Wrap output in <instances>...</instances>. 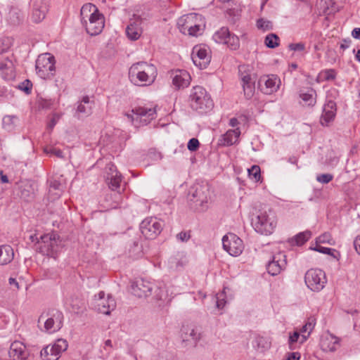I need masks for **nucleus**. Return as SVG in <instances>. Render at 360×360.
<instances>
[{
  "label": "nucleus",
  "instance_id": "1",
  "mask_svg": "<svg viewBox=\"0 0 360 360\" xmlns=\"http://www.w3.org/2000/svg\"><path fill=\"white\" fill-rule=\"evenodd\" d=\"M158 75L156 67L147 62L140 61L131 65L129 70L130 82L138 86L151 85Z\"/></svg>",
  "mask_w": 360,
  "mask_h": 360
},
{
  "label": "nucleus",
  "instance_id": "2",
  "mask_svg": "<svg viewBox=\"0 0 360 360\" xmlns=\"http://www.w3.org/2000/svg\"><path fill=\"white\" fill-rule=\"evenodd\" d=\"M81 22L91 36L100 34L104 27V16L92 4H84L80 11Z\"/></svg>",
  "mask_w": 360,
  "mask_h": 360
},
{
  "label": "nucleus",
  "instance_id": "3",
  "mask_svg": "<svg viewBox=\"0 0 360 360\" xmlns=\"http://www.w3.org/2000/svg\"><path fill=\"white\" fill-rule=\"evenodd\" d=\"M189 105L193 110L202 114L210 111L214 106L210 96L206 89L200 86H195L191 90Z\"/></svg>",
  "mask_w": 360,
  "mask_h": 360
},
{
  "label": "nucleus",
  "instance_id": "4",
  "mask_svg": "<svg viewBox=\"0 0 360 360\" xmlns=\"http://www.w3.org/2000/svg\"><path fill=\"white\" fill-rule=\"evenodd\" d=\"M252 224L256 232L262 235H270L273 233L276 226V216L274 210L260 211L259 213L252 219Z\"/></svg>",
  "mask_w": 360,
  "mask_h": 360
},
{
  "label": "nucleus",
  "instance_id": "5",
  "mask_svg": "<svg viewBox=\"0 0 360 360\" xmlns=\"http://www.w3.org/2000/svg\"><path fill=\"white\" fill-rule=\"evenodd\" d=\"M64 316L61 311L57 309H49L44 311L39 316L38 323L43 322L44 331L53 333L58 331L63 325Z\"/></svg>",
  "mask_w": 360,
  "mask_h": 360
},
{
  "label": "nucleus",
  "instance_id": "6",
  "mask_svg": "<svg viewBox=\"0 0 360 360\" xmlns=\"http://www.w3.org/2000/svg\"><path fill=\"white\" fill-rule=\"evenodd\" d=\"M55 63L56 60L52 54L46 53L39 55L35 65L37 74L44 79H52L56 73Z\"/></svg>",
  "mask_w": 360,
  "mask_h": 360
},
{
  "label": "nucleus",
  "instance_id": "7",
  "mask_svg": "<svg viewBox=\"0 0 360 360\" xmlns=\"http://www.w3.org/2000/svg\"><path fill=\"white\" fill-rule=\"evenodd\" d=\"M208 195L207 185L195 184L190 188L188 198L195 210L204 211L207 207Z\"/></svg>",
  "mask_w": 360,
  "mask_h": 360
},
{
  "label": "nucleus",
  "instance_id": "8",
  "mask_svg": "<svg viewBox=\"0 0 360 360\" xmlns=\"http://www.w3.org/2000/svg\"><path fill=\"white\" fill-rule=\"evenodd\" d=\"M131 112L132 114H127V116L131 120L134 126L138 127L146 125L154 120L156 115V109L155 108L139 106L134 108Z\"/></svg>",
  "mask_w": 360,
  "mask_h": 360
},
{
  "label": "nucleus",
  "instance_id": "9",
  "mask_svg": "<svg viewBox=\"0 0 360 360\" xmlns=\"http://www.w3.org/2000/svg\"><path fill=\"white\" fill-rule=\"evenodd\" d=\"M304 281L307 286L312 291L319 292L327 282L326 274L320 269H311L304 276Z\"/></svg>",
  "mask_w": 360,
  "mask_h": 360
},
{
  "label": "nucleus",
  "instance_id": "10",
  "mask_svg": "<svg viewBox=\"0 0 360 360\" xmlns=\"http://www.w3.org/2000/svg\"><path fill=\"white\" fill-rule=\"evenodd\" d=\"M164 223L157 217H146L140 224L141 233L147 239L155 238L162 231Z\"/></svg>",
  "mask_w": 360,
  "mask_h": 360
},
{
  "label": "nucleus",
  "instance_id": "11",
  "mask_svg": "<svg viewBox=\"0 0 360 360\" xmlns=\"http://www.w3.org/2000/svg\"><path fill=\"white\" fill-rule=\"evenodd\" d=\"M68 347V342L64 339H58L53 345L44 347L41 352L42 360H58L62 352Z\"/></svg>",
  "mask_w": 360,
  "mask_h": 360
},
{
  "label": "nucleus",
  "instance_id": "12",
  "mask_svg": "<svg viewBox=\"0 0 360 360\" xmlns=\"http://www.w3.org/2000/svg\"><path fill=\"white\" fill-rule=\"evenodd\" d=\"M222 245L230 255L237 257L243 250V240L234 233H229L222 238Z\"/></svg>",
  "mask_w": 360,
  "mask_h": 360
},
{
  "label": "nucleus",
  "instance_id": "13",
  "mask_svg": "<svg viewBox=\"0 0 360 360\" xmlns=\"http://www.w3.org/2000/svg\"><path fill=\"white\" fill-rule=\"evenodd\" d=\"M58 235L51 233L40 236L41 245L39 247V252L43 255L53 257L58 251L57 238Z\"/></svg>",
  "mask_w": 360,
  "mask_h": 360
},
{
  "label": "nucleus",
  "instance_id": "14",
  "mask_svg": "<svg viewBox=\"0 0 360 360\" xmlns=\"http://www.w3.org/2000/svg\"><path fill=\"white\" fill-rule=\"evenodd\" d=\"M191 58L195 65L199 67L200 69L206 68L211 60L208 49L201 46L193 47Z\"/></svg>",
  "mask_w": 360,
  "mask_h": 360
},
{
  "label": "nucleus",
  "instance_id": "15",
  "mask_svg": "<svg viewBox=\"0 0 360 360\" xmlns=\"http://www.w3.org/2000/svg\"><path fill=\"white\" fill-rule=\"evenodd\" d=\"M280 83L281 81L276 76L274 75H264L258 80L257 86L262 93L269 95L278 90Z\"/></svg>",
  "mask_w": 360,
  "mask_h": 360
},
{
  "label": "nucleus",
  "instance_id": "16",
  "mask_svg": "<svg viewBox=\"0 0 360 360\" xmlns=\"http://www.w3.org/2000/svg\"><path fill=\"white\" fill-rule=\"evenodd\" d=\"M155 285L143 278L138 279L131 284V292L139 297H146L152 294Z\"/></svg>",
  "mask_w": 360,
  "mask_h": 360
},
{
  "label": "nucleus",
  "instance_id": "17",
  "mask_svg": "<svg viewBox=\"0 0 360 360\" xmlns=\"http://www.w3.org/2000/svg\"><path fill=\"white\" fill-rule=\"evenodd\" d=\"M286 264L285 255L282 252H278L274 255L272 257V259L268 262L266 269L268 273L271 276H276L279 274L282 270L285 269Z\"/></svg>",
  "mask_w": 360,
  "mask_h": 360
},
{
  "label": "nucleus",
  "instance_id": "18",
  "mask_svg": "<svg viewBox=\"0 0 360 360\" xmlns=\"http://www.w3.org/2000/svg\"><path fill=\"white\" fill-rule=\"evenodd\" d=\"M106 182L112 191H117L120 188L122 181V176L117 171L116 166L110 162L106 167Z\"/></svg>",
  "mask_w": 360,
  "mask_h": 360
},
{
  "label": "nucleus",
  "instance_id": "19",
  "mask_svg": "<svg viewBox=\"0 0 360 360\" xmlns=\"http://www.w3.org/2000/svg\"><path fill=\"white\" fill-rule=\"evenodd\" d=\"M202 22V15L198 13H189L180 17L177 21V27L179 31L186 34L189 29L192 28L193 23Z\"/></svg>",
  "mask_w": 360,
  "mask_h": 360
},
{
  "label": "nucleus",
  "instance_id": "20",
  "mask_svg": "<svg viewBox=\"0 0 360 360\" xmlns=\"http://www.w3.org/2000/svg\"><path fill=\"white\" fill-rule=\"evenodd\" d=\"M32 19L34 22H40L46 17L49 8V0H32Z\"/></svg>",
  "mask_w": 360,
  "mask_h": 360
},
{
  "label": "nucleus",
  "instance_id": "21",
  "mask_svg": "<svg viewBox=\"0 0 360 360\" xmlns=\"http://www.w3.org/2000/svg\"><path fill=\"white\" fill-rule=\"evenodd\" d=\"M8 356L11 360H27L30 352L22 342L15 341L10 346Z\"/></svg>",
  "mask_w": 360,
  "mask_h": 360
},
{
  "label": "nucleus",
  "instance_id": "22",
  "mask_svg": "<svg viewBox=\"0 0 360 360\" xmlns=\"http://www.w3.org/2000/svg\"><path fill=\"white\" fill-rule=\"evenodd\" d=\"M337 112L336 103L332 100L328 101L323 107V112L320 118L322 126H328L335 117Z\"/></svg>",
  "mask_w": 360,
  "mask_h": 360
},
{
  "label": "nucleus",
  "instance_id": "23",
  "mask_svg": "<svg viewBox=\"0 0 360 360\" xmlns=\"http://www.w3.org/2000/svg\"><path fill=\"white\" fill-rule=\"evenodd\" d=\"M321 347L324 352H335L340 345V339L332 333L328 332L321 339Z\"/></svg>",
  "mask_w": 360,
  "mask_h": 360
},
{
  "label": "nucleus",
  "instance_id": "24",
  "mask_svg": "<svg viewBox=\"0 0 360 360\" xmlns=\"http://www.w3.org/2000/svg\"><path fill=\"white\" fill-rule=\"evenodd\" d=\"M172 84L176 88H184L189 85L191 76L185 70H176L172 73Z\"/></svg>",
  "mask_w": 360,
  "mask_h": 360
},
{
  "label": "nucleus",
  "instance_id": "25",
  "mask_svg": "<svg viewBox=\"0 0 360 360\" xmlns=\"http://www.w3.org/2000/svg\"><path fill=\"white\" fill-rule=\"evenodd\" d=\"M96 309L98 312L108 315L116 307V302L112 296L108 295L107 300L101 299L95 302Z\"/></svg>",
  "mask_w": 360,
  "mask_h": 360
},
{
  "label": "nucleus",
  "instance_id": "26",
  "mask_svg": "<svg viewBox=\"0 0 360 360\" xmlns=\"http://www.w3.org/2000/svg\"><path fill=\"white\" fill-rule=\"evenodd\" d=\"M240 135V130L238 127L229 129L219 139V144L223 146H232L238 141Z\"/></svg>",
  "mask_w": 360,
  "mask_h": 360
},
{
  "label": "nucleus",
  "instance_id": "27",
  "mask_svg": "<svg viewBox=\"0 0 360 360\" xmlns=\"http://www.w3.org/2000/svg\"><path fill=\"white\" fill-rule=\"evenodd\" d=\"M183 341L192 340L195 345L201 338L200 330L197 327H184L181 330Z\"/></svg>",
  "mask_w": 360,
  "mask_h": 360
},
{
  "label": "nucleus",
  "instance_id": "28",
  "mask_svg": "<svg viewBox=\"0 0 360 360\" xmlns=\"http://www.w3.org/2000/svg\"><path fill=\"white\" fill-rule=\"evenodd\" d=\"M255 80L250 75H245L242 77V86L247 98L252 97L255 89Z\"/></svg>",
  "mask_w": 360,
  "mask_h": 360
},
{
  "label": "nucleus",
  "instance_id": "29",
  "mask_svg": "<svg viewBox=\"0 0 360 360\" xmlns=\"http://www.w3.org/2000/svg\"><path fill=\"white\" fill-rule=\"evenodd\" d=\"M0 72L5 79H11L14 77V65L8 58L0 63Z\"/></svg>",
  "mask_w": 360,
  "mask_h": 360
},
{
  "label": "nucleus",
  "instance_id": "30",
  "mask_svg": "<svg viewBox=\"0 0 360 360\" xmlns=\"http://www.w3.org/2000/svg\"><path fill=\"white\" fill-rule=\"evenodd\" d=\"M300 97L308 106H314L316 102V92L312 88L302 89Z\"/></svg>",
  "mask_w": 360,
  "mask_h": 360
},
{
  "label": "nucleus",
  "instance_id": "31",
  "mask_svg": "<svg viewBox=\"0 0 360 360\" xmlns=\"http://www.w3.org/2000/svg\"><path fill=\"white\" fill-rule=\"evenodd\" d=\"M14 258V252L11 246L8 245L0 246V265L10 263Z\"/></svg>",
  "mask_w": 360,
  "mask_h": 360
},
{
  "label": "nucleus",
  "instance_id": "32",
  "mask_svg": "<svg viewBox=\"0 0 360 360\" xmlns=\"http://www.w3.org/2000/svg\"><path fill=\"white\" fill-rule=\"evenodd\" d=\"M39 110H55L59 105L58 100L54 98H39L37 101Z\"/></svg>",
  "mask_w": 360,
  "mask_h": 360
},
{
  "label": "nucleus",
  "instance_id": "33",
  "mask_svg": "<svg viewBox=\"0 0 360 360\" xmlns=\"http://www.w3.org/2000/svg\"><path fill=\"white\" fill-rule=\"evenodd\" d=\"M143 248L140 244V240L139 238L133 239L131 243L129 244V255L133 259H137L142 255Z\"/></svg>",
  "mask_w": 360,
  "mask_h": 360
},
{
  "label": "nucleus",
  "instance_id": "34",
  "mask_svg": "<svg viewBox=\"0 0 360 360\" xmlns=\"http://www.w3.org/2000/svg\"><path fill=\"white\" fill-rule=\"evenodd\" d=\"M311 236L310 231H305L300 232L295 235L294 237L289 239V242L292 245L301 246L305 243Z\"/></svg>",
  "mask_w": 360,
  "mask_h": 360
},
{
  "label": "nucleus",
  "instance_id": "35",
  "mask_svg": "<svg viewBox=\"0 0 360 360\" xmlns=\"http://www.w3.org/2000/svg\"><path fill=\"white\" fill-rule=\"evenodd\" d=\"M141 32V28L139 25L136 22L130 23L126 28V34L127 37L132 41L137 40L140 37Z\"/></svg>",
  "mask_w": 360,
  "mask_h": 360
},
{
  "label": "nucleus",
  "instance_id": "36",
  "mask_svg": "<svg viewBox=\"0 0 360 360\" xmlns=\"http://www.w3.org/2000/svg\"><path fill=\"white\" fill-rule=\"evenodd\" d=\"M94 102L90 101L88 96H85L82 98L81 103L77 105V112L86 115H90L91 113L92 107Z\"/></svg>",
  "mask_w": 360,
  "mask_h": 360
},
{
  "label": "nucleus",
  "instance_id": "37",
  "mask_svg": "<svg viewBox=\"0 0 360 360\" xmlns=\"http://www.w3.org/2000/svg\"><path fill=\"white\" fill-rule=\"evenodd\" d=\"M230 33L231 32L227 27H223L214 34L213 39L217 43L224 44L227 40Z\"/></svg>",
  "mask_w": 360,
  "mask_h": 360
},
{
  "label": "nucleus",
  "instance_id": "38",
  "mask_svg": "<svg viewBox=\"0 0 360 360\" xmlns=\"http://www.w3.org/2000/svg\"><path fill=\"white\" fill-rule=\"evenodd\" d=\"M280 39L276 34L270 33L265 37L264 44L269 49H275L279 46Z\"/></svg>",
  "mask_w": 360,
  "mask_h": 360
},
{
  "label": "nucleus",
  "instance_id": "39",
  "mask_svg": "<svg viewBox=\"0 0 360 360\" xmlns=\"http://www.w3.org/2000/svg\"><path fill=\"white\" fill-rule=\"evenodd\" d=\"M18 120V117L15 115H5L2 120L3 127L7 131H12Z\"/></svg>",
  "mask_w": 360,
  "mask_h": 360
},
{
  "label": "nucleus",
  "instance_id": "40",
  "mask_svg": "<svg viewBox=\"0 0 360 360\" xmlns=\"http://www.w3.org/2000/svg\"><path fill=\"white\" fill-rule=\"evenodd\" d=\"M8 20L13 25H18L22 20V15L17 8H11L8 13Z\"/></svg>",
  "mask_w": 360,
  "mask_h": 360
},
{
  "label": "nucleus",
  "instance_id": "41",
  "mask_svg": "<svg viewBox=\"0 0 360 360\" xmlns=\"http://www.w3.org/2000/svg\"><path fill=\"white\" fill-rule=\"evenodd\" d=\"M224 44H226L231 50H237L240 47V39L234 34L230 33Z\"/></svg>",
  "mask_w": 360,
  "mask_h": 360
},
{
  "label": "nucleus",
  "instance_id": "42",
  "mask_svg": "<svg viewBox=\"0 0 360 360\" xmlns=\"http://www.w3.org/2000/svg\"><path fill=\"white\" fill-rule=\"evenodd\" d=\"M204 26V19L202 18V22H198L193 23L192 28L189 29L186 34L190 36L197 37L202 33Z\"/></svg>",
  "mask_w": 360,
  "mask_h": 360
},
{
  "label": "nucleus",
  "instance_id": "43",
  "mask_svg": "<svg viewBox=\"0 0 360 360\" xmlns=\"http://www.w3.org/2000/svg\"><path fill=\"white\" fill-rule=\"evenodd\" d=\"M316 325V319L314 317L311 316L307 319L306 323L300 329L301 333H307L310 334L313 330L314 326Z\"/></svg>",
  "mask_w": 360,
  "mask_h": 360
},
{
  "label": "nucleus",
  "instance_id": "44",
  "mask_svg": "<svg viewBox=\"0 0 360 360\" xmlns=\"http://www.w3.org/2000/svg\"><path fill=\"white\" fill-rule=\"evenodd\" d=\"M248 174L250 177H252L256 181H258L261 177V170L258 165H252L250 169H248Z\"/></svg>",
  "mask_w": 360,
  "mask_h": 360
},
{
  "label": "nucleus",
  "instance_id": "45",
  "mask_svg": "<svg viewBox=\"0 0 360 360\" xmlns=\"http://www.w3.org/2000/svg\"><path fill=\"white\" fill-rule=\"evenodd\" d=\"M257 27L258 29L266 31L271 30L273 25L271 21L264 20V18H259L257 21Z\"/></svg>",
  "mask_w": 360,
  "mask_h": 360
},
{
  "label": "nucleus",
  "instance_id": "46",
  "mask_svg": "<svg viewBox=\"0 0 360 360\" xmlns=\"http://www.w3.org/2000/svg\"><path fill=\"white\" fill-rule=\"evenodd\" d=\"M311 250L323 253V254L331 255L333 257H335V256L334 255V253L337 252V251L335 249L322 247L319 245H316V247H314V248L311 247Z\"/></svg>",
  "mask_w": 360,
  "mask_h": 360
},
{
  "label": "nucleus",
  "instance_id": "47",
  "mask_svg": "<svg viewBox=\"0 0 360 360\" xmlns=\"http://www.w3.org/2000/svg\"><path fill=\"white\" fill-rule=\"evenodd\" d=\"M11 46V39L8 37L0 38V54L6 52Z\"/></svg>",
  "mask_w": 360,
  "mask_h": 360
},
{
  "label": "nucleus",
  "instance_id": "48",
  "mask_svg": "<svg viewBox=\"0 0 360 360\" xmlns=\"http://www.w3.org/2000/svg\"><path fill=\"white\" fill-rule=\"evenodd\" d=\"M300 331H294L292 334H290L288 344L289 348L292 350L295 349L294 345L297 342H299V340L300 338Z\"/></svg>",
  "mask_w": 360,
  "mask_h": 360
},
{
  "label": "nucleus",
  "instance_id": "49",
  "mask_svg": "<svg viewBox=\"0 0 360 360\" xmlns=\"http://www.w3.org/2000/svg\"><path fill=\"white\" fill-rule=\"evenodd\" d=\"M332 241L333 238L331 237V235L328 232H326L321 234L316 240V245H318L319 243H328L331 245Z\"/></svg>",
  "mask_w": 360,
  "mask_h": 360
},
{
  "label": "nucleus",
  "instance_id": "50",
  "mask_svg": "<svg viewBox=\"0 0 360 360\" xmlns=\"http://www.w3.org/2000/svg\"><path fill=\"white\" fill-rule=\"evenodd\" d=\"M156 288L155 292V297L158 300H165L167 297V292L164 288L155 285L154 288Z\"/></svg>",
  "mask_w": 360,
  "mask_h": 360
},
{
  "label": "nucleus",
  "instance_id": "51",
  "mask_svg": "<svg viewBox=\"0 0 360 360\" xmlns=\"http://www.w3.org/2000/svg\"><path fill=\"white\" fill-rule=\"evenodd\" d=\"M32 84L29 79H25L18 85V88L27 94L31 93Z\"/></svg>",
  "mask_w": 360,
  "mask_h": 360
},
{
  "label": "nucleus",
  "instance_id": "52",
  "mask_svg": "<svg viewBox=\"0 0 360 360\" xmlns=\"http://www.w3.org/2000/svg\"><path fill=\"white\" fill-rule=\"evenodd\" d=\"M333 179L331 174H321L316 176V181L321 184H328Z\"/></svg>",
  "mask_w": 360,
  "mask_h": 360
},
{
  "label": "nucleus",
  "instance_id": "53",
  "mask_svg": "<svg viewBox=\"0 0 360 360\" xmlns=\"http://www.w3.org/2000/svg\"><path fill=\"white\" fill-rule=\"evenodd\" d=\"M60 117H61V114L57 113V112L53 113L51 119L47 124V128L49 129L52 130Z\"/></svg>",
  "mask_w": 360,
  "mask_h": 360
},
{
  "label": "nucleus",
  "instance_id": "54",
  "mask_svg": "<svg viewBox=\"0 0 360 360\" xmlns=\"http://www.w3.org/2000/svg\"><path fill=\"white\" fill-rule=\"evenodd\" d=\"M200 146V142L199 141L195 138L191 139L187 144L188 149L191 151H196Z\"/></svg>",
  "mask_w": 360,
  "mask_h": 360
},
{
  "label": "nucleus",
  "instance_id": "55",
  "mask_svg": "<svg viewBox=\"0 0 360 360\" xmlns=\"http://www.w3.org/2000/svg\"><path fill=\"white\" fill-rule=\"evenodd\" d=\"M288 49L294 51H302L305 49V44L302 42L292 43L288 45Z\"/></svg>",
  "mask_w": 360,
  "mask_h": 360
},
{
  "label": "nucleus",
  "instance_id": "56",
  "mask_svg": "<svg viewBox=\"0 0 360 360\" xmlns=\"http://www.w3.org/2000/svg\"><path fill=\"white\" fill-rule=\"evenodd\" d=\"M216 299L217 307L218 309H223L226 302L224 298V295L222 293L220 295H217Z\"/></svg>",
  "mask_w": 360,
  "mask_h": 360
},
{
  "label": "nucleus",
  "instance_id": "57",
  "mask_svg": "<svg viewBox=\"0 0 360 360\" xmlns=\"http://www.w3.org/2000/svg\"><path fill=\"white\" fill-rule=\"evenodd\" d=\"M323 74L324 79L327 81L333 80L335 78V71L333 69L326 70Z\"/></svg>",
  "mask_w": 360,
  "mask_h": 360
},
{
  "label": "nucleus",
  "instance_id": "58",
  "mask_svg": "<svg viewBox=\"0 0 360 360\" xmlns=\"http://www.w3.org/2000/svg\"><path fill=\"white\" fill-rule=\"evenodd\" d=\"M191 236L188 232L181 231L176 235V238L181 242H187Z\"/></svg>",
  "mask_w": 360,
  "mask_h": 360
},
{
  "label": "nucleus",
  "instance_id": "59",
  "mask_svg": "<svg viewBox=\"0 0 360 360\" xmlns=\"http://www.w3.org/2000/svg\"><path fill=\"white\" fill-rule=\"evenodd\" d=\"M301 357V354L297 352H290L287 354V357L285 360H300Z\"/></svg>",
  "mask_w": 360,
  "mask_h": 360
},
{
  "label": "nucleus",
  "instance_id": "60",
  "mask_svg": "<svg viewBox=\"0 0 360 360\" xmlns=\"http://www.w3.org/2000/svg\"><path fill=\"white\" fill-rule=\"evenodd\" d=\"M352 40L349 38L344 39L340 44V49L345 50L348 49L351 44Z\"/></svg>",
  "mask_w": 360,
  "mask_h": 360
},
{
  "label": "nucleus",
  "instance_id": "61",
  "mask_svg": "<svg viewBox=\"0 0 360 360\" xmlns=\"http://www.w3.org/2000/svg\"><path fill=\"white\" fill-rule=\"evenodd\" d=\"M60 187H61V184L58 181H54L51 182L50 189H53L56 191H60L61 190Z\"/></svg>",
  "mask_w": 360,
  "mask_h": 360
},
{
  "label": "nucleus",
  "instance_id": "62",
  "mask_svg": "<svg viewBox=\"0 0 360 360\" xmlns=\"http://www.w3.org/2000/svg\"><path fill=\"white\" fill-rule=\"evenodd\" d=\"M351 34L354 39L360 40V27L353 29Z\"/></svg>",
  "mask_w": 360,
  "mask_h": 360
},
{
  "label": "nucleus",
  "instance_id": "63",
  "mask_svg": "<svg viewBox=\"0 0 360 360\" xmlns=\"http://www.w3.org/2000/svg\"><path fill=\"white\" fill-rule=\"evenodd\" d=\"M354 246L356 251L360 255V236H357L354 240Z\"/></svg>",
  "mask_w": 360,
  "mask_h": 360
},
{
  "label": "nucleus",
  "instance_id": "64",
  "mask_svg": "<svg viewBox=\"0 0 360 360\" xmlns=\"http://www.w3.org/2000/svg\"><path fill=\"white\" fill-rule=\"evenodd\" d=\"M72 310L75 313H79L80 309H82V304L80 302H77L75 304H71Z\"/></svg>",
  "mask_w": 360,
  "mask_h": 360
}]
</instances>
